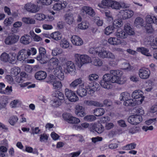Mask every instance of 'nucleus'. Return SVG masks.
Wrapping results in <instances>:
<instances>
[{"label": "nucleus", "instance_id": "1", "mask_svg": "<svg viewBox=\"0 0 157 157\" xmlns=\"http://www.w3.org/2000/svg\"><path fill=\"white\" fill-rule=\"evenodd\" d=\"M122 75V72L119 70H111L109 74L104 75L102 80L100 82V85L103 88L109 89L112 88L113 83L123 84L124 82L121 80Z\"/></svg>", "mask_w": 157, "mask_h": 157}, {"label": "nucleus", "instance_id": "2", "mask_svg": "<svg viewBox=\"0 0 157 157\" xmlns=\"http://www.w3.org/2000/svg\"><path fill=\"white\" fill-rule=\"evenodd\" d=\"M144 113V111L143 109L140 108L138 109L136 114L131 115L128 118V122L133 125H137L142 121V116Z\"/></svg>", "mask_w": 157, "mask_h": 157}, {"label": "nucleus", "instance_id": "3", "mask_svg": "<svg viewBox=\"0 0 157 157\" xmlns=\"http://www.w3.org/2000/svg\"><path fill=\"white\" fill-rule=\"evenodd\" d=\"M98 50V55L99 57L102 59L109 58L112 60L116 59L115 55L109 51L106 50L104 47H99Z\"/></svg>", "mask_w": 157, "mask_h": 157}, {"label": "nucleus", "instance_id": "4", "mask_svg": "<svg viewBox=\"0 0 157 157\" xmlns=\"http://www.w3.org/2000/svg\"><path fill=\"white\" fill-rule=\"evenodd\" d=\"M80 14L82 16L88 15L92 17H94L95 15V12L91 7L88 6H84L80 9Z\"/></svg>", "mask_w": 157, "mask_h": 157}, {"label": "nucleus", "instance_id": "5", "mask_svg": "<svg viewBox=\"0 0 157 157\" xmlns=\"http://www.w3.org/2000/svg\"><path fill=\"white\" fill-rule=\"evenodd\" d=\"M86 89L87 90L88 94L93 95L94 92L99 90L100 89L99 85L95 82H92L87 84L86 86Z\"/></svg>", "mask_w": 157, "mask_h": 157}, {"label": "nucleus", "instance_id": "6", "mask_svg": "<svg viewBox=\"0 0 157 157\" xmlns=\"http://www.w3.org/2000/svg\"><path fill=\"white\" fill-rule=\"evenodd\" d=\"M19 38L18 36L11 34L6 37L4 42L6 44L11 45L16 43L18 41Z\"/></svg>", "mask_w": 157, "mask_h": 157}, {"label": "nucleus", "instance_id": "7", "mask_svg": "<svg viewBox=\"0 0 157 157\" xmlns=\"http://www.w3.org/2000/svg\"><path fill=\"white\" fill-rule=\"evenodd\" d=\"M29 51L27 50L22 49L18 52L17 56V60L20 61H24L27 59L29 56Z\"/></svg>", "mask_w": 157, "mask_h": 157}, {"label": "nucleus", "instance_id": "8", "mask_svg": "<svg viewBox=\"0 0 157 157\" xmlns=\"http://www.w3.org/2000/svg\"><path fill=\"white\" fill-rule=\"evenodd\" d=\"M119 13L123 19H127L131 18L134 14V12L131 10L124 9L120 10Z\"/></svg>", "mask_w": 157, "mask_h": 157}, {"label": "nucleus", "instance_id": "9", "mask_svg": "<svg viewBox=\"0 0 157 157\" xmlns=\"http://www.w3.org/2000/svg\"><path fill=\"white\" fill-rule=\"evenodd\" d=\"M67 5V1H61L53 5L52 9L56 11H60V10L64 9Z\"/></svg>", "mask_w": 157, "mask_h": 157}, {"label": "nucleus", "instance_id": "10", "mask_svg": "<svg viewBox=\"0 0 157 157\" xmlns=\"http://www.w3.org/2000/svg\"><path fill=\"white\" fill-rule=\"evenodd\" d=\"M59 61L58 58L53 57L51 59L48 61V68L52 70L60 67L59 65Z\"/></svg>", "mask_w": 157, "mask_h": 157}, {"label": "nucleus", "instance_id": "11", "mask_svg": "<svg viewBox=\"0 0 157 157\" xmlns=\"http://www.w3.org/2000/svg\"><path fill=\"white\" fill-rule=\"evenodd\" d=\"M66 64L67 72L72 75H75L76 74V69L73 63L71 61H68Z\"/></svg>", "mask_w": 157, "mask_h": 157}, {"label": "nucleus", "instance_id": "12", "mask_svg": "<svg viewBox=\"0 0 157 157\" xmlns=\"http://www.w3.org/2000/svg\"><path fill=\"white\" fill-rule=\"evenodd\" d=\"M91 59L89 56L86 55H82L81 56L80 62L77 63V66L81 68L83 65L91 63Z\"/></svg>", "mask_w": 157, "mask_h": 157}, {"label": "nucleus", "instance_id": "13", "mask_svg": "<svg viewBox=\"0 0 157 157\" xmlns=\"http://www.w3.org/2000/svg\"><path fill=\"white\" fill-rule=\"evenodd\" d=\"M64 20L67 24L71 25L75 21V17L71 13H66L64 16Z\"/></svg>", "mask_w": 157, "mask_h": 157}, {"label": "nucleus", "instance_id": "14", "mask_svg": "<svg viewBox=\"0 0 157 157\" xmlns=\"http://www.w3.org/2000/svg\"><path fill=\"white\" fill-rule=\"evenodd\" d=\"M75 113L78 117H83L86 115L85 108L79 105H77L75 108Z\"/></svg>", "mask_w": 157, "mask_h": 157}, {"label": "nucleus", "instance_id": "15", "mask_svg": "<svg viewBox=\"0 0 157 157\" xmlns=\"http://www.w3.org/2000/svg\"><path fill=\"white\" fill-rule=\"evenodd\" d=\"M84 86V82L82 78H77L72 81L69 85L72 88H75L77 86Z\"/></svg>", "mask_w": 157, "mask_h": 157}, {"label": "nucleus", "instance_id": "16", "mask_svg": "<svg viewBox=\"0 0 157 157\" xmlns=\"http://www.w3.org/2000/svg\"><path fill=\"white\" fill-rule=\"evenodd\" d=\"M143 92L140 90H136L132 94V97L134 99L136 100V101H140L142 98H143V101L144 98L143 95Z\"/></svg>", "mask_w": 157, "mask_h": 157}, {"label": "nucleus", "instance_id": "17", "mask_svg": "<svg viewBox=\"0 0 157 157\" xmlns=\"http://www.w3.org/2000/svg\"><path fill=\"white\" fill-rule=\"evenodd\" d=\"M143 98H142L140 100V101H136V100L134 99H128L127 101H124V105L126 106H134L136 105H140L143 102Z\"/></svg>", "mask_w": 157, "mask_h": 157}, {"label": "nucleus", "instance_id": "18", "mask_svg": "<svg viewBox=\"0 0 157 157\" xmlns=\"http://www.w3.org/2000/svg\"><path fill=\"white\" fill-rule=\"evenodd\" d=\"M71 40L73 44L75 46H81L83 43L82 39L79 36L76 35L72 36L71 38Z\"/></svg>", "mask_w": 157, "mask_h": 157}, {"label": "nucleus", "instance_id": "19", "mask_svg": "<svg viewBox=\"0 0 157 157\" xmlns=\"http://www.w3.org/2000/svg\"><path fill=\"white\" fill-rule=\"evenodd\" d=\"M150 71L147 69H142L139 71V75L140 77L143 79H147L149 77Z\"/></svg>", "mask_w": 157, "mask_h": 157}, {"label": "nucleus", "instance_id": "20", "mask_svg": "<svg viewBox=\"0 0 157 157\" xmlns=\"http://www.w3.org/2000/svg\"><path fill=\"white\" fill-rule=\"evenodd\" d=\"M54 74L55 76L60 80H63L64 79V73L60 67L55 69L54 71Z\"/></svg>", "mask_w": 157, "mask_h": 157}, {"label": "nucleus", "instance_id": "21", "mask_svg": "<svg viewBox=\"0 0 157 157\" xmlns=\"http://www.w3.org/2000/svg\"><path fill=\"white\" fill-rule=\"evenodd\" d=\"M115 35L117 38L124 39L127 37V34L124 30L120 28L118 29L115 33Z\"/></svg>", "mask_w": 157, "mask_h": 157}, {"label": "nucleus", "instance_id": "22", "mask_svg": "<svg viewBox=\"0 0 157 157\" xmlns=\"http://www.w3.org/2000/svg\"><path fill=\"white\" fill-rule=\"evenodd\" d=\"M111 0H102L98 4V6L102 9L109 8L110 7Z\"/></svg>", "mask_w": 157, "mask_h": 157}, {"label": "nucleus", "instance_id": "23", "mask_svg": "<svg viewBox=\"0 0 157 157\" xmlns=\"http://www.w3.org/2000/svg\"><path fill=\"white\" fill-rule=\"evenodd\" d=\"M17 61V55L14 52H11L9 54L8 63L14 64L16 63Z\"/></svg>", "mask_w": 157, "mask_h": 157}, {"label": "nucleus", "instance_id": "24", "mask_svg": "<svg viewBox=\"0 0 157 157\" xmlns=\"http://www.w3.org/2000/svg\"><path fill=\"white\" fill-rule=\"evenodd\" d=\"M144 21L140 17H136L134 21V25L137 28H140L144 26Z\"/></svg>", "mask_w": 157, "mask_h": 157}, {"label": "nucleus", "instance_id": "25", "mask_svg": "<svg viewBox=\"0 0 157 157\" xmlns=\"http://www.w3.org/2000/svg\"><path fill=\"white\" fill-rule=\"evenodd\" d=\"M47 76L46 72L42 71L37 72L35 75V78L36 79L40 80L45 79Z\"/></svg>", "mask_w": 157, "mask_h": 157}, {"label": "nucleus", "instance_id": "26", "mask_svg": "<svg viewBox=\"0 0 157 157\" xmlns=\"http://www.w3.org/2000/svg\"><path fill=\"white\" fill-rule=\"evenodd\" d=\"M52 95L53 97L57 98V99L61 101L64 100V94L59 91L56 90L54 91L52 94Z\"/></svg>", "mask_w": 157, "mask_h": 157}, {"label": "nucleus", "instance_id": "27", "mask_svg": "<svg viewBox=\"0 0 157 157\" xmlns=\"http://www.w3.org/2000/svg\"><path fill=\"white\" fill-rule=\"evenodd\" d=\"M124 30L125 33L127 34V36L128 35H132L135 34L133 29L129 24H126L124 25Z\"/></svg>", "mask_w": 157, "mask_h": 157}, {"label": "nucleus", "instance_id": "28", "mask_svg": "<svg viewBox=\"0 0 157 157\" xmlns=\"http://www.w3.org/2000/svg\"><path fill=\"white\" fill-rule=\"evenodd\" d=\"M108 42L110 44L113 45H117L122 43L121 40L115 37H110L108 40Z\"/></svg>", "mask_w": 157, "mask_h": 157}, {"label": "nucleus", "instance_id": "29", "mask_svg": "<svg viewBox=\"0 0 157 157\" xmlns=\"http://www.w3.org/2000/svg\"><path fill=\"white\" fill-rule=\"evenodd\" d=\"M84 103L87 105H94V106L102 107L103 104L97 101L93 100H86Z\"/></svg>", "mask_w": 157, "mask_h": 157}, {"label": "nucleus", "instance_id": "30", "mask_svg": "<svg viewBox=\"0 0 157 157\" xmlns=\"http://www.w3.org/2000/svg\"><path fill=\"white\" fill-rule=\"evenodd\" d=\"M136 50L146 56H152V54L149 52V50L147 48L144 47L138 48H137Z\"/></svg>", "mask_w": 157, "mask_h": 157}, {"label": "nucleus", "instance_id": "31", "mask_svg": "<svg viewBox=\"0 0 157 157\" xmlns=\"http://www.w3.org/2000/svg\"><path fill=\"white\" fill-rule=\"evenodd\" d=\"M20 40L21 43L26 45L29 44L31 42V37L29 36L25 35L21 37Z\"/></svg>", "mask_w": 157, "mask_h": 157}, {"label": "nucleus", "instance_id": "32", "mask_svg": "<svg viewBox=\"0 0 157 157\" xmlns=\"http://www.w3.org/2000/svg\"><path fill=\"white\" fill-rule=\"evenodd\" d=\"M87 90L82 86H80L77 90L76 92L77 94L80 96L82 97L86 95Z\"/></svg>", "mask_w": 157, "mask_h": 157}, {"label": "nucleus", "instance_id": "33", "mask_svg": "<svg viewBox=\"0 0 157 157\" xmlns=\"http://www.w3.org/2000/svg\"><path fill=\"white\" fill-rule=\"evenodd\" d=\"M93 129L98 133H101L104 130V128L101 124H94L92 126Z\"/></svg>", "mask_w": 157, "mask_h": 157}, {"label": "nucleus", "instance_id": "34", "mask_svg": "<svg viewBox=\"0 0 157 157\" xmlns=\"http://www.w3.org/2000/svg\"><path fill=\"white\" fill-rule=\"evenodd\" d=\"M52 84L53 86V89L55 90H59L62 86L61 82L58 80H55Z\"/></svg>", "mask_w": 157, "mask_h": 157}, {"label": "nucleus", "instance_id": "35", "mask_svg": "<svg viewBox=\"0 0 157 157\" xmlns=\"http://www.w3.org/2000/svg\"><path fill=\"white\" fill-rule=\"evenodd\" d=\"M130 98V94L126 92L122 93L120 96V100L124 101H127V100Z\"/></svg>", "mask_w": 157, "mask_h": 157}, {"label": "nucleus", "instance_id": "36", "mask_svg": "<svg viewBox=\"0 0 157 157\" xmlns=\"http://www.w3.org/2000/svg\"><path fill=\"white\" fill-rule=\"evenodd\" d=\"M59 45L60 47L66 49L69 47L70 43L67 39L63 38L61 40Z\"/></svg>", "mask_w": 157, "mask_h": 157}, {"label": "nucleus", "instance_id": "37", "mask_svg": "<svg viewBox=\"0 0 157 157\" xmlns=\"http://www.w3.org/2000/svg\"><path fill=\"white\" fill-rule=\"evenodd\" d=\"M63 53V50L60 48H55L52 50V55L53 56H56Z\"/></svg>", "mask_w": 157, "mask_h": 157}, {"label": "nucleus", "instance_id": "38", "mask_svg": "<svg viewBox=\"0 0 157 157\" xmlns=\"http://www.w3.org/2000/svg\"><path fill=\"white\" fill-rule=\"evenodd\" d=\"M51 38L54 40L58 41L61 39L62 34L59 32H55L51 34Z\"/></svg>", "mask_w": 157, "mask_h": 157}, {"label": "nucleus", "instance_id": "39", "mask_svg": "<svg viewBox=\"0 0 157 157\" xmlns=\"http://www.w3.org/2000/svg\"><path fill=\"white\" fill-rule=\"evenodd\" d=\"M94 114L96 116L102 115L105 113V110L102 108H97L93 110Z\"/></svg>", "mask_w": 157, "mask_h": 157}, {"label": "nucleus", "instance_id": "40", "mask_svg": "<svg viewBox=\"0 0 157 157\" xmlns=\"http://www.w3.org/2000/svg\"><path fill=\"white\" fill-rule=\"evenodd\" d=\"M92 64L96 66H101L103 63L101 60L99 58H93L91 59Z\"/></svg>", "mask_w": 157, "mask_h": 157}, {"label": "nucleus", "instance_id": "41", "mask_svg": "<svg viewBox=\"0 0 157 157\" xmlns=\"http://www.w3.org/2000/svg\"><path fill=\"white\" fill-rule=\"evenodd\" d=\"M89 23L87 21H84L78 24V27L80 29L85 30L87 29L89 27Z\"/></svg>", "mask_w": 157, "mask_h": 157}, {"label": "nucleus", "instance_id": "42", "mask_svg": "<svg viewBox=\"0 0 157 157\" xmlns=\"http://www.w3.org/2000/svg\"><path fill=\"white\" fill-rule=\"evenodd\" d=\"M110 7L113 9L119 10L121 8V6L118 2L111 0Z\"/></svg>", "mask_w": 157, "mask_h": 157}, {"label": "nucleus", "instance_id": "43", "mask_svg": "<svg viewBox=\"0 0 157 157\" xmlns=\"http://www.w3.org/2000/svg\"><path fill=\"white\" fill-rule=\"evenodd\" d=\"M34 17L36 20L39 21H43L47 18L46 16L42 13H36L34 15Z\"/></svg>", "mask_w": 157, "mask_h": 157}, {"label": "nucleus", "instance_id": "44", "mask_svg": "<svg viewBox=\"0 0 157 157\" xmlns=\"http://www.w3.org/2000/svg\"><path fill=\"white\" fill-rule=\"evenodd\" d=\"M20 71L21 70L19 67H15L11 69L10 73L12 75L16 76L18 75Z\"/></svg>", "mask_w": 157, "mask_h": 157}, {"label": "nucleus", "instance_id": "45", "mask_svg": "<svg viewBox=\"0 0 157 157\" xmlns=\"http://www.w3.org/2000/svg\"><path fill=\"white\" fill-rule=\"evenodd\" d=\"M9 54L6 52H3L1 55L0 60L4 63H8Z\"/></svg>", "mask_w": 157, "mask_h": 157}, {"label": "nucleus", "instance_id": "46", "mask_svg": "<svg viewBox=\"0 0 157 157\" xmlns=\"http://www.w3.org/2000/svg\"><path fill=\"white\" fill-rule=\"evenodd\" d=\"M114 27L109 25L106 27L105 30V33L107 35H109L114 32Z\"/></svg>", "mask_w": 157, "mask_h": 157}, {"label": "nucleus", "instance_id": "47", "mask_svg": "<svg viewBox=\"0 0 157 157\" xmlns=\"http://www.w3.org/2000/svg\"><path fill=\"white\" fill-rule=\"evenodd\" d=\"M64 92L65 95L68 99L70 98L75 93L73 91L68 88H66L65 89Z\"/></svg>", "mask_w": 157, "mask_h": 157}, {"label": "nucleus", "instance_id": "48", "mask_svg": "<svg viewBox=\"0 0 157 157\" xmlns=\"http://www.w3.org/2000/svg\"><path fill=\"white\" fill-rule=\"evenodd\" d=\"M136 144L134 143H132L123 147V149L125 150L133 149L136 147Z\"/></svg>", "mask_w": 157, "mask_h": 157}, {"label": "nucleus", "instance_id": "49", "mask_svg": "<svg viewBox=\"0 0 157 157\" xmlns=\"http://www.w3.org/2000/svg\"><path fill=\"white\" fill-rule=\"evenodd\" d=\"M13 21V18L10 17L6 18L4 20L3 23L6 26H8L11 25Z\"/></svg>", "mask_w": 157, "mask_h": 157}, {"label": "nucleus", "instance_id": "50", "mask_svg": "<svg viewBox=\"0 0 157 157\" xmlns=\"http://www.w3.org/2000/svg\"><path fill=\"white\" fill-rule=\"evenodd\" d=\"M37 3L44 6H48L52 3V1L51 0H39Z\"/></svg>", "mask_w": 157, "mask_h": 157}, {"label": "nucleus", "instance_id": "51", "mask_svg": "<svg viewBox=\"0 0 157 157\" xmlns=\"http://www.w3.org/2000/svg\"><path fill=\"white\" fill-rule=\"evenodd\" d=\"M123 22L122 21L119 19H116L115 20L113 23V27H120L123 25Z\"/></svg>", "mask_w": 157, "mask_h": 157}, {"label": "nucleus", "instance_id": "52", "mask_svg": "<svg viewBox=\"0 0 157 157\" xmlns=\"http://www.w3.org/2000/svg\"><path fill=\"white\" fill-rule=\"evenodd\" d=\"M18 120L17 117L13 116L10 118L9 122L11 125H14L17 122Z\"/></svg>", "mask_w": 157, "mask_h": 157}, {"label": "nucleus", "instance_id": "53", "mask_svg": "<svg viewBox=\"0 0 157 157\" xmlns=\"http://www.w3.org/2000/svg\"><path fill=\"white\" fill-rule=\"evenodd\" d=\"M145 29L148 33H152L154 32V29L151 24H147L145 26Z\"/></svg>", "mask_w": 157, "mask_h": 157}, {"label": "nucleus", "instance_id": "54", "mask_svg": "<svg viewBox=\"0 0 157 157\" xmlns=\"http://www.w3.org/2000/svg\"><path fill=\"white\" fill-rule=\"evenodd\" d=\"M31 8L30 9V12L33 13H36L39 10V8L38 6L34 4H31Z\"/></svg>", "mask_w": 157, "mask_h": 157}, {"label": "nucleus", "instance_id": "55", "mask_svg": "<svg viewBox=\"0 0 157 157\" xmlns=\"http://www.w3.org/2000/svg\"><path fill=\"white\" fill-rule=\"evenodd\" d=\"M80 121L78 118L72 116L68 123L72 124H77L79 123Z\"/></svg>", "mask_w": 157, "mask_h": 157}, {"label": "nucleus", "instance_id": "56", "mask_svg": "<svg viewBox=\"0 0 157 157\" xmlns=\"http://www.w3.org/2000/svg\"><path fill=\"white\" fill-rule=\"evenodd\" d=\"M56 77L54 75H49L47 79L46 82L48 83H52L55 80Z\"/></svg>", "mask_w": 157, "mask_h": 157}, {"label": "nucleus", "instance_id": "57", "mask_svg": "<svg viewBox=\"0 0 157 157\" xmlns=\"http://www.w3.org/2000/svg\"><path fill=\"white\" fill-rule=\"evenodd\" d=\"M122 67L123 69L126 70L128 71H130L133 69V67L130 65L129 64L127 63H124L122 64Z\"/></svg>", "mask_w": 157, "mask_h": 157}, {"label": "nucleus", "instance_id": "58", "mask_svg": "<svg viewBox=\"0 0 157 157\" xmlns=\"http://www.w3.org/2000/svg\"><path fill=\"white\" fill-rule=\"evenodd\" d=\"M61 104V101L58 99H54L52 101V105L55 107H58Z\"/></svg>", "mask_w": 157, "mask_h": 157}, {"label": "nucleus", "instance_id": "59", "mask_svg": "<svg viewBox=\"0 0 157 157\" xmlns=\"http://www.w3.org/2000/svg\"><path fill=\"white\" fill-rule=\"evenodd\" d=\"M98 76L96 74H92L88 76V79L90 81L94 82V81L97 79L98 78Z\"/></svg>", "mask_w": 157, "mask_h": 157}, {"label": "nucleus", "instance_id": "60", "mask_svg": "<svg viewBox=\"0 0 157 157\" xmlns=\"http://www.w3.org/2000/svg\"><path fill=\"white\" fill-rule=\"evenodd\" d=\"M96 119V117L94 115H87L84 117V120L89 121H92Z\"/></svg>", "mask_w": 157, "mask_h": 157}, {"label": "nucleus", "instance_id": "61", "mask_svg": "<svg viewBox=\"0 0 157 157\" xmlns=\"http://www.w3.org/2000/svg\"><path fill=\"white\" fill-rule=\"evenodd\" d=\"M6 81L9 84H14V80L13 78L10 75H7L5 77Z\"/></svg>", "mask_w": 157, "mask_h": 157}, {"label": "nucleus", "instance_id": "62", "mask_svg": "<svg viewBox=\"0 0 157 157\" xmlns=\"http://www.w3.org/2000/svg\"><path fill=\"white\" fill-rule=\"evenodd\" d=\"M31 36L34 41L38 42L41 41L42 40V39L40 37L35 33L34 32H33V34H31Z\"/></svg>", "mask_w": 157, "mask_h": 157}, {"label": "nucleus", "instance_id": "63", "mask_svg": "<svg viewBox=\"0 0 157 157\" xmlns=\"http://www.w3.org/2000/svg\"><path fill=\"white\" fill-rule=\"evenodd\" d=\"M20 102L18 99L14 100L11 101L10 103V106L12 108H15L17 107V104Z\"/></svg>", "mask_w": 157, "mask_h": 157}, {"label": "nucleus", "instance_id": "64", "mask_svg": "<svg viewBox=\"0 0 157 157\" xmlns=\"http://www.w3.org/2000/svg\"><path fill=\"white\" fill-rule=\"evenodd\" d=\"M94 20L97 25L98 26H101L102 25L103 23V20L102 19H101L99 17H96Z\"/></svg>", "mask_w": 157, "mask_h": 157}]
</instances>
